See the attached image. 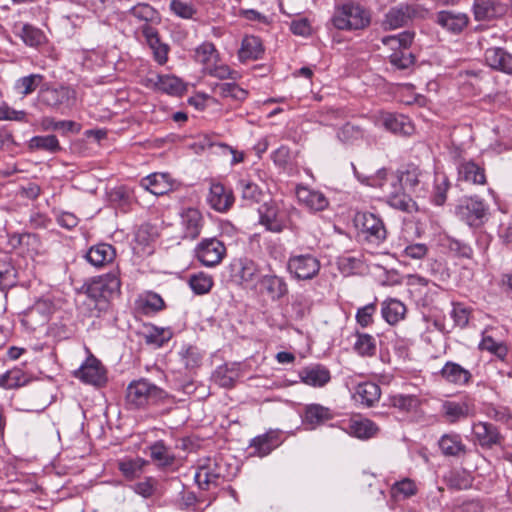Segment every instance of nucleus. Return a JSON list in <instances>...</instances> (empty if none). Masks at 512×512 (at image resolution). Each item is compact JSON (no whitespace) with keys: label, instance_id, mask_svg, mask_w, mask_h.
I'll use <instances>...</instances> for the list:
<instances>
[{"label":"nucleus","instance_id":"1","mask_svg":"<svg viewBox=\"0 0 512 512\" xmlns=\"http://www.w3.org/2000/svg\"><path fill=\"white\" fill-rule=\"evenodd\" d=\"M353 168H355L353 166ZM356 177L362 182H366L370 186H378L383 190L388 198V203L399 210L409 211L413 205L412 199L402 192V188L408 187L413 190L422 182L423 173L416 166H409L401 176L387 175L386 170L378 171L376 176L361 178L356 169H354Z\"/></svg>","mask_w":512,"mask_h":512},{"label":"nucleus","instance_id":"2","mask_svg":"<svg viewBox=\"0 0 512 512\" xmlns=\"http://www.w3.org/2000/svg\"><path fill=\"white\" fill-rule=\"evenodd\" d=\"M258 212L260 224L268 231L280 233L286 228H295L290 220L293 214H298V210L294 207L286 208L271 201L262 204Z\"/></svg>","mask_w":512,"mask_h":512},{"label":"nucleus","instance_id":"3","mask_svg":"<svg viewBox=\"0 0 512 512\" xmlns=\"http://www.w3.org/2000/svg\"><path fill=\"white\" fill-rule=\"evenodd\" d=\"M167 396L166 392L155 384L140 379L131 382L127 387V404L134 408L155 404Z\"/></svg>","mask_w":512,"mask_h":512},{"label":"nucleus","instance_id":"4","mask_svg":"<svg viewBox=\"0 0 512 512\" xmlns=\"http://www.w3.org/2000/svg\"><path fill=\"white\" fill-rule=\"evenodd\" d=\"M414 39V33L402 32L398 35H391L382 38L383 45L387 46L392 53L389 55L390 63L398 69H407L414 63V56L409 47Z\"/></svg>","mask_w":512,"mask_h":512},{"label":"nucleus","instance_id":"5","mask_svg":"<svg viewBox=\"0 0 512 512\" xmlns=\"http://www.w3.org/2000/svg\"><path fill=\"white\" fill-rule=\"evenodd\" d=\"M332 21L339 30L364 29L370 23V14L361 5L350 2L336 9Z\"/></svg>","mask_w":512,"mask_h":512},{"label":"nucleus","instance_id":"6","mask_svg":"<svg viewBox=\"0 0 512 512\" xmlns=\"http://www.w3.org/2000/svg\"><path fill=\"white\" fill-rule=\"evenodd\" d=\"M354 224L358 230V235L370 244L379 245L387 237L383 220L374 213L357 212L354 217Z\"/></svg>","mask_w":512,"mask_h":512},{"label":"nucleus","instance_id":"7","mask_svg":"<svg viewBox=\"0 0 512 512\" xmlns=\"http://www.w3.org/2000/svg\"><path fill=\"white\" fill-rule=\"evenodd\" d=\"M455 213L470 227L479 228L489 219V206L478 197L464 198L456 206Z\"/></svg>","mask_w":512,"mask_h":512},{"label":"nucleus","instance_id":"8","mask_svg":"<svg viewBox=\"0 0 512 512\" xmlns=\"http://www.w3.org/2000/svg\"><path fill=\"white\" fill-rule=\"evenodd\" d=\"M229 476L226 465L221 459L207 458L198 466L194 478L201 489L207 490L211 485L218 486Z\"/></svg>","mask_w":512,"mask_h":512},{"label":"nucleus","instance_id":"9","mask_svg":"<svg viewBox=\"0 0 512 512\" xmlns=\"http://www.w3.org/2000/svg\"><path fill=\"white\" fill-rule=\"evenodd\" d=\"M39 102L51 109L58 110L61 107H71L76 102V91L67 85L57 87L44 84L38 93Z\"/></svg>","mask_w":512,"mask_h":512},{"label":"nucleus","instance_id":"10","mask_svg":"<svg viewBox=\"0 0 512 512\" xmlns=\"http://www.w3.org/2000/svg\"><path fill=\"white\" fill-rule=\"evenodd\" d=\"M321 263L312 254L290 255L287 261V271L296 280H312L320 271Z\"/></svg>","mask_w":512,"mask_h":512},{"label":"nucleus","instance_id":"11","mask_svg":"<svg viewBox=\"0 0 512 512\" xmlns=\"http://www.w3.org/2000/svg\"><path fill=\"white\" fill-rule=\"evenodd\" d=\"M195 255L204 266L214 267L220 264L225 257L226 247L215 237L204 238L197 244Z\"/></svg>","mask_w":512,"mask_h":512},{"label":"nucleus","instance_id":"12","mask_svg":"<svg viewBox=\"0 0 512 512\" xmlns=\"http://www.w3.org/2000/svg\"><path fill=\"white\" fill-rule=\"evenodd\" d=\"M120 285V279L116 273H107L93 278L87 284L86 293L94 300L107 299L120 290Z\"/></svg>","mask_w":512,"mask_h":512},{"label":"nucleus","instance_id":"13","mask_svg":"<svg viewBox=\"0 0 512 512\" xmlns=\"http://www.w3.org/2000/svg\"><path fill=\"white\" fill-rule=\"evenodd\" d=\"M144 85L149 89L171 96H180L186 90V86L180 78L169 74H151L144 79Z\"/></svg>","mask_w":512,"mask_h":512},{"label":"nucleus","instance_id":"14","mask_svg":"<svg viewBox=\"0 0 512 512\" xmlns=\"http://www.w3.org/2000/svg\"><path fill=\"white\" fill-rule=\"evenodd\" d=\"M435 22L448 33L458 35L467 28L470 18L464 12L441 10L436 13Z\"/></svg>","mask_w":512,"mask_h":512},{"label":"nucleus","instance_id":"15","mask_svg":"<svg viewBox=\"0 0 512 512\" xmlns=\"http://www.w3.org/2000/svg\"><path fill=\"white\" fill-rule=\"evenodd\" d=\"M75 376L83 382L100 386L106 382V372L100 361L94 356H89L75 372Z\"/></svg>","mask_w":512,"mask_h":512},{"label":"nucleus","instance_id":"16","mask_svg":"<svg viewBox=\"0 0 512 512\" xmlns=\"http://www.w3.org/2000/svg\"><path fill=\"white\" fill-rule=\"evenodd\" d=\"M282 443L281 433L278 430H269L250 441L251 456L264 457L270 454Z\"/></svg>","mask_w":512,"mask_h":512},{"label":"nucleus","instance_id":"17","mask_svg":"<svg viewBox=\"0 0 512 512\" xmlns=\"http://www.w3.org/2000/svg\"><path fill=\"white\" fill-rule=\"evenodd\" d=\"M472 433L476 442L485 449H491L496 445H501L503 436L498 428L488 422H477L472 426Z\"/></svg>","mask_w":512,"mask_h":512},{"label":"nucleus","instance_id":"18","mask_svg":"<svg viewBox=\"0 0 512 512\" xmlns=\"http://www.w3.org/2000/svg\"><path fill=\"white\" fill-rule=\"evenodd\" d=\"M343 425L346 433L361 440L373 438L379 432V427L373 421L361 416L352 417Z\"/></svg>","mask_w":512,"mask_h":512},{"label":"nucleus","instance_id":"19","mask_svg":"<svg viewBox=\"0 0 512 512\" xmlns=\"http://www.w3.org/2000/svg\"><path fill=\"white\" fill-rule=\"evenodd\" d=\"M140 31L153 52L154 60L164 65L168 60L169 46L161 42L158 30L150 24H143Z\"/></svg>","mask_w":512,"mask_h":512},{"label":"nucleus","instance_id":"20","mask_svg":"<svg viewBox=\"0 0 512 512\" xmlns=\"http://www.w3.org/2000/svg\"><path fill=\"white\" fill-rule=\"evenodd\" d=\"M442 416L448 423H457L474 415V406L468 400H446L441 405Z\"/></svg>","mask_w":512,"mask_h":512},{"label":"nucleus","instance_id":"21","mask_svg":"<svg viewBox=\"0 0 512 512\" xmlns=\"http://www.w3.org/2000/svg\"><path fill=\"white\" fill-rule=\"evenodd\" d=\"M207 201L212 209L223 213L232 207L234 203V196L232 191L226 188L223 184L212 183Z\"/></svg>","mask_w":512,"mask_h":512},{"label":"nucleus","instance_id":"22","mask_svg":"<svg viewBox=\"0 0 512 512\" xmlns=\"http://www.w3.org/2000/svg\"><path fill=\"white\" fill-rule=\"evenodd\" d=\"M296 197L301 205L313 212L323 211L329 205L328 199L322 192L302 185L296 187Z\"/></svg>","mask_w":512,"mask_h":512},{"label":"nucleus","instance_id":"23","mask_svg":"<svg viewBox=\"0 0 512 512\" xmlns=\"http://www.w3.org/2000/svg\"><path fill=\"white\" fill-rule=\"evenodd\" d=\"M260 287L272 301H279L288 294V284L285 279L275 274H267L259 279Z\"/></svg>","mask_w":512,"mask_h":512},{"label":"nucleus","instance_id":"24","mask_svg":"<svg viewBox=\"0 0 512 512\" xmlns=\"http://www.w3.org/2000/svg\"><path fill=\"white\" fill-rule=\"evenodd\" d=\"M181 225L184 238L194 240L201 234L204 218L199 210L188 208L181 214Z\"/></svg>","mask_w":512,"mask_h":512},{"label":"nucleus","instance_id":"25","mask_svg":"<svg viewBox=\"0 0 512 512\" xmlns=\"http://www.w3.org/2000/svg\"><path fill=\"white\" fill-rule=\"evenodd\" d=\"M472 12L476 21H492L505 13L504 6L494 0H474Z\"/></svg>","mask_w":512,"mask_h":512},{"label":"nucleus","instance_id":"26","mask_svg":"<svg viewBox=\"0 0 512 512\" xmlns=\"http://www.w3.org/2000/svg\"><path fill=\"white\" fill-rule=\"evenodd\" d=\"M140 187L156 196H160L172 190L173 182L166 173H152L141 179Z\"/></svg>","mask_w":512,"mask_h":512},{"label":"nucleus","instance_id":"27","mask_svg":"<svg viewBox=\"0 0 512 512\" xmlns=\"http://www.w3.org/2000/svg\"><path fill=\"white\" fill-rule=\"evenodd\" d=\"M378 123L395 134L408 135L413 130L409 119L404 115L382 112L378 117Z\"/></svg>","mask_w":512,"mask_h":512},{"label":"nucleus","instance_id":"28","mask_svg":"<svg viewBox=\"0 0 512 512\" xmlns=\"http://www.w3.org/2000/svg\"><path fill=\"white\" fill-rule=\"evenodd\" d=\"M235 277L245 287L253 285L259 276V267L251 259L241 258L233 265Z\"/></svg>","mask_w":512,"mask_h":512},{"label":"nucleus","instance_id":"29","mask_svg":"<svg viewBox=\"0 0 512 512\" xmlns=\"http://www.w3.org/2000/svg\"><path fill=\"white\" fill-rule=\"evenodd\" d=\"M414 13L409 5H399L391 8L385 15L382 26L385 30L400 28L408 23Z\"/></svg>","mask_w":512,"mask_h":512},{"label":"nucleus","instance_id":"30","mask_svg":"<svg viewBox=\"0 0 512 512\" xmlns=\"http://www.w3.org/2000/svg\"><path fill=\"white\" fill-rule=\"evenodd\" d=\"M299 377L303 383L312 387H323L331 379L330 371L319 364L303 368Z\"/></svg>","mask_w":512,"mask_h":512},{"label":"nucleus","instance_id":"31","mask_svg":"<svg viewBox=\"0 0 512 512\" xmlns=\"http://www.w3.org/2000/svg\"><path fill=\"white\" fill-rule=\"evenodd\" d=\"M441 377L448 383L463 386L471 381L472 374L460 364L448 361L440 371Z\"/></svg>","mask_w":512,"mask_h":512},{"label":"nucleus","instance_id":"32","mask_svg":"<svg viewBox=\"0 0 512 512\" xmlns=\"http://www.w3.org/2000/svg\"><path fill=\"white\" fill-rule=\"evenodd\" d=\"M485 61L493 69L512 74V54L494 47L485 51Z\"/></svg>","mask_w":512,"mask_h":512},{"label":"nucleus","instance_id":"33","mask_svg":"<svg viewBox=\"0 0 512 512\" xmlns=\"http://www.w3.org/2000/svg\"><path fill=\"white\" fill-rule=\"evenodd\" d=\"M116 256L115 248L107 243L92 246L86 253L87 261L95 267H102L111 263Z\"/></svg>","mask_w":512,"mask_h":512},{"label":"nucleus","instance_id":"34","mask_svg":"<svg viewBox=\"0 0 512 512\" xmlns=\"http://www.w3.org/2000/svg\"><path fill=\"white\" fill-rule=\"evenodd\" d=\"M439 448L445 456L460 457L466 454L467 447L457 433H448L440 437Z\"/></svg>","mask_w":512,"mask_h":512},{"label":"nucleus","instance_id":"35","mask_svg":"<svg viewBox=\"0 0 512 512\" xmlns=\"http://www.w3.org/2000/svg\"><path fill=\"white\" fill-rule=\"evenodd\" d=\"M381 389L374 382H364L357 385L354 392V399L356 402L372 407L380 399Z\"/></svg>","mask_w":512,"mask_h":512},{"label":"nucleus","instance_id":"36","mask_svg":"<svg viewBox=\"0 0 512 512\" xmlns=\"http://www.w3.org/2000/svg\"><path fill=\"white\" fill-rule=\"evenodd\" d=\"M406 306L403 302L395 298H388L381 304V315L390 325H395L404 319Z\"/></svg>","mask_w":512,"mask_h":512},{"label":"nucleus","instance_id":"37","mask_svg":"<svg viewBox=\"0 0 512 512\" xmlns=\"http://www.w3.org/2000/svg\"><path fill=\"white\" fill-rule=\"evenodd\" d=\"M264 53L261 40L256 36H245L238 51V58L241 62L257 60Z\"/></svg>","mask_w":512,"mask_h":512},{"label":"nucleus","instance_id":"38","mask_svg":"<svg viewBox=\"0 0 512 512\" xmlns=\"http://www.w3.org/2000/svg\"><path fill=\"white\" fill-rule=\"evenodd\" d=\"M30 381L31 376L18 367L0 375V387L4 389H17L27 385Z\"/></svg>","mask_w":512,"mask_h":512},{"label":"nucleus","instance_id":"39","mask_svg":"<svg viewBox=\"0 0 512 512\" xmlns=\"http://www.w3.org/2000/svg\"><path fill=\"white\" fill-rule=\"evenodd\" d=\"M331 418L332 413L329 408L320 404H309L305 407L303 422L313 429Z\"/></svg>","mask_w":512,"mask_h":512},{"label":"nucleus","instance_id":"40","mask_svg":"<svg viewBox=\"0 0 512 512\" xmlns=\"http://www.w3.org/2000/svg\"><path fill=\"white\" fill-rule=\"evenodd\" d=\"M151 459L160 467L171 466L175 461V455L163 441H157L150 447Z\"/></svg>","mask_w":512,"mask_h":512},{"label":"nucleus","instance_id":"41","mask_svg":"<svg viewBox=\"0 0 512 512\" xmlns=\"http://www.w3.org/2000/svg\"><path fill=\"white\" fill-rule=\"evenodd\" d=\"M479 349L487 351L501 361H504L508 355V347L506 343L501 340H496L487 334H483L479 343Z\"/></svg>","mask_w":512,"mask_h":512},{"label":"nucleus","instance_id":"42","mask_svg":"<svg viewBox=\"0 0 512 512\" xmlns=\"http://www.w3.org/2000/svg\"><path fill=\"white\" fill-rule=\"evenodd\" d=\"M195 60L203 65L206 71L214 62H219V53L211 42H204L195 50Z\"/></svg>","mask_w":512,"mask_h":512},{"label":"nucleus","instance_id":"43","mask_svg":"<svg viewBox=\"0 0 512 512\" xmlns=\"http://www.w3.org/2000/svg\"><path fill=\"white\" fill-rule=\"evenodd\" d=\"M356 340L353 344L354 351L362 357H372L376 354V339L367 333L355 334Z\"/></svg>","mask_w":512,"mask_h":512},{"label":"nucleus","instance_id":"44","mask_svg":"<svg viewBox=\"0 0 512 512\" xmlns=\"http://www.w3.org/2000/svg\"><path fill=\"white\" fill-rule=\"evenodd\" d=\"M44 76L41 74H30L18 78L14 83V90L22 95L32 94L38 87L41 88Z\"/></svg>","mask_w":512,"mask_h":512},{"label":"nucleus","instance_id":"45","mask_svg":"<svg viewBox=\"0 0 512 512\" xmlns=\"http://www.w3.org/2000/svg\"><path fill=\"white\" fill-rule=\"evenodd\" d=\"M31 151L42 150L57 153L61 150L60 143L55 135L34 136L28 142Z\"/></svg>","mask_w":512,"mask_h":512},{"label":"nucleus","instance_id":"46","mask_svg":"<svg viewBox=\"0 0 512 512\" xmlns=\"http://www.w3.org/2000/svg\"><path fill=\"white\" fill-rule=\"evenodd\" d=\"M17 35L30 47H38L46 40L42 30L28 23L21 25Z\"/></svg>","mask_w":512,"mask_h":512},{"label":"nucleus","instance_id":"47","mask_svg":"<svg viewBox=\"0 0 512 512\" xmlns=\"http://www.w3.org/2000/svg\"><path fill=\"white\" fill-rule=\"evenodd\" d=\"M459 177L473 184H484L486 177L484 170L474 162L462 163L458 169Z\"/></svg>","mask_w":512,"mask_h":512},{"label":"nucleus","instance_id":"48","mask_svg":"<svg viewBox=\"0 0 512 512\" xmlns=\"http://www.w3.org/2000/svg\"><path fill=\"white\" fill-rule=\"evenodd\" d=\"M16 271L7 255L0 256V289L11 287L15 283Z\"/></svg>","mask_w":512,"mask_h":512},{"label":"nucleus","instance_id":"49","mask_svg":"<svg viewBox=\"0 0 512 512\" xmlns=\"http://www.w3.org/2000/svg\"><path fill=\"white\" fill-rule=\"evenodd\" d=\"M445 480L450 488L457 490L468 489L472 486V478L465 470H453L446 476Z\"/></svg>","mask_w":512,"mask_h":512},{"label":"nucleus","instance_id":"50","mask_svg":"<svg viewBox=\"0 0 512 512\" xmlns=\"http://www.w3.org/2000/svg\"><path fill=\"white\" fill-rule=\"evenodd\" d=\"M129 13L140 21H144V24H150L153 22H159V14L151 5L146 3H139L132 7Z\"/></svg>","mask_w":512,"mask_h":512},{"label":"nucleus","instance_id":"51","mask_svg":"<svg viewBox=\"0 0 512 512\" xmlns=\"http://www.w3.org/2000/svg\"><path fill=\"white\" fill-rule=\"evenodd\" d=\"M390 403L402 412H411L419 407L420 400L415 395L396 394L391 396Z\"/></svg>","mask_w":512,"mask_h":512},{"label":"nucleus","instance_id":"52","mask_svg":"<svg viewBox=\"0 0 512 512\" xmlns=\"http://www.w3.org/2000/svg\"><path fill=\"white\" fill-rule=\"evenodd\" d=\"M140 304L145 313H155L164 309L165 302L162 297L155 292H147L140 298Z\"/></svg>","mask_w":512,"mask_h":512},{"label":"nucleus","instance_id":"53","mask_svg":"<svg viewBox=\"0 0 512 512\" xmlns=\"http://www.w3.org/2000/svg\"><path fill=\"white\" fill-rule=\"evenodd\" d=\"M189 285L195 294L203 295L211 290L213 279L211 276L200 272L190 277Z\"/></svg>","mask_w":512,"mask_h":512},{"label":"nucleus","instance_id":"54","mask_svg":"<svg viewBox=\"0 0 512 512\" xmlns=\"http://www.w3.org/2000/svg\"><path fill=\"white\" fill-rule=\"evenodd\" d=\"M417 493L415 482L409 478H404L395 482L391 487V495L394 498H409Z\"/></svg>","mask_w":512,"mask_h":512},{"label":"nucleus","instance_id":"55","mask_svg":"<svg viewBox=\"0 0 512 512\" xmlns=\"http://www.w3.org/2000/svg\"><path fill=\"white\" fill-rule=\"evenodd\" d=\"M172 336L173 332L170 328L152 327L145 338L148 344H152L156 347H162L172 338Z\"/></svg>","mask_w":512,"mask_h":512},{"label":"nucleus","instance_id":"56","mask_svg":"<svg viewBox=\"0 0 512 512\" xmlns=\"http://www.w3.org/2000/svg\"><path fill=\"white\" fill-rule=\"evenodd\" d=\"M217 92L221 97H230L237 101H243L246 99L248 92L239 87L236 83H222L216 88Z\"/></svg>","mask_w":512,"mask_h":512},{"label":"nucleus","instance_id":"57","mask_svg":"<svg viewBox=\"0 0 512 512\" xmlns=\"http://www.w3.org/2000/svg\"><path fill=\"white\" fill-rule=\"evenodd\" d=\"M145 464L146 461L142 458L129 459L119 463V470L126 478L133 479L142 472Z\"/></svg>","mask_w":512,"mask_h":512},{"label":"nucleus","instance_id":"58","mask_svg":"<svg viewBox=\"0 0 512 512\" xmlns=\"http://www.w3.org/2000/svg\"><path fill=\"white\" fill-rule=\"evenodd\" d=\"M206 74L224 80V79H232L237 80L240 78L239 72L232 70L226 64H219L218 62H214L211 67H209L206 71Z\"/></svg>","mask_w":512,"mask_h":512},{"label":"nucleus","instance_id":"59","mask_svg":"<svg viewBox=\"0 0 512 512\" xmlns=\"http://www.w3.org/2000/svg\"><path fill=\"white\" fill-rule=\"evenodd\" d=\"M19 144L15 141L13 133L6 129H0V150L8 153L9 155H15L19 152Z\"/></svg>","mask_w":512,"mask_h":512},{"label":"nucleus","instance_id":"60","mask_svg":"<svg viewBox=\"0 0 512 512\" xmlns=\"http://www.w3.org/2000/svg\"><path fill=\"white\" fill-rule=\"evenodd\" d=\"M52 310L53 303L49 299H40L29 309L27 316L34 318L39 314L41 321L44 323L48 320V316L52 313Z\"/></svg>","mask_w":512,"mask_h":512},{"label":"nucleus","instance_id":"61","mask_svg":"<svg viewBox=\"0 0 512 512\" xmlns=\"http://www.w3.org/2000/svg\"><path fill=\"white\" fill-rule=\"evenodd\" d=\"M239 189L241 191L242 199L252 203L258 200L260 190L258 186L250 180L241 179L238 182Z\"/></svg>","mask_w":512,"mask_h":512},{"label":"nucleus","instance_id":"62","mask_svg":"<svg viewBox=\"0 0 512 512\" xmlns=\"http://www.w3.org/2000/svg\"><path fill=\"white\" fill-rule=\"evenodd\" d=\"M377 311L376 303H369L361 308H359L356 312V321L357 323L365 328L373 323V317Z\"/></svg>","mask_w":512,"mask_h":512},{"label":"nucleus","instance_id":"63","mask_svg":"<svg viewBox=\"0 0 512 512\" xmlns=\"http://www.w3.org/2000/svg\"><path fill=\"white\" fill-rule=\"evenodd\" d=\"M170 10L173 14L183 19H191L196 13L193 5L182 0H171Z\"/></svg>","mask_w":512,"mask_h":512},{"label":"nucleus","instance_id":"64","mask_svg":"<svg viewBox=\"0 0 512 512\" xmlns=\"http://www.w3.org/2000/svg\"><path fill=\"white\" fill-rule=\"evenodd\" d=\"M338 138L344 143H352L363 136L362 130L355 125L346 123L337 133Z\"/></svg>","mask_w":512,"mask_h":512}]
</instances>
